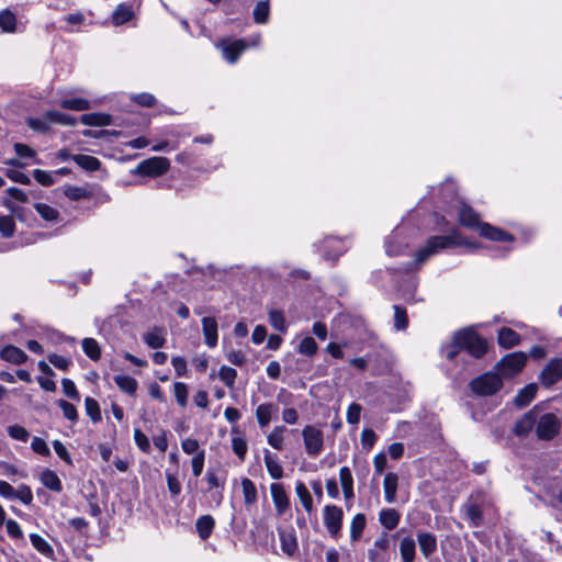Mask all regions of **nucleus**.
<instances>
[{
  "label": "nucleus",
  "instance_id": "1",
  "mask_svg": "<svg viewBox=\"0 0 562 562\" xmlns=\"http://www.w3.org/2000/svg\"><path fill=\"white\" fill-rule=\"evenodd\" d=\"M457 246L474 247V245L468 243L458 231H452L449 235L445 236H431L427 239L426 244L415 252L414 265L420 267L440 250Z\"/></svg>",
  "mask_w": 562,
  "mask_h": 562
},
{
  "label": "nucleus",
  "instance_id": "2",
  "mask_svg": "<svg viewBox=\"0 0 562 562\" xmlns=\"http://www.w3.org/2000/svg\"><path fill=\"white\" fill-rule=\"evenodd\" d=\"M458 218L461 225L472 229H479L483 237H486L491 240L512 241L514 239V237L508 233L487 223H482L480 221L479 214L464 203H460L458 207Z\"/></svg>",
  "mask_w": 562,
  "mask_h": 562
},
{
  "label": "nucleus",
  "instance_id": "3",
  "mask_svg": "<svg viewBox=\"0 0 562 562\" xmlns=\"http://www.w3.org/2000/svg\"><path fill=\"white\" fill-rule=\"evenodd\" d=\"M454 341L475 358L483 357L487 351L486 340L472 330H461L454 335Z\"/></svg>",
  "mask_w": 562,
  "mask_h": 562
},
{
  "label": "nucleus",
  "instance_id": "4",
  "mask_svg": "<svg viewBox=\"0 0 562 562\" xmlns=\"http://www.w3.org/2000/svg\"><path fill=\"white\" fill-rule=\"evenodd\" d=\"M527 363V355L522 351H516L503 357L496 364L499 376L508 379L522 371Z\"/></svg>",
  "mask_w": 562,
  "mask_h": 562
},
{
  "label": "nucleus",
  "instance_id": "5",
  "mask_svg": "<svg viewBox=\"0 0 562 562\" xmlns=\"http://www.w3.org/2000/svg\"><path fill=\"white\" fill-rule=\"evenodd\" d=\"M503 385L498 373L487 372L472 380L470 387L473 393L482 396L495 394Z\"/></svg>",
  "mask_w": 562,
  "mask_h": 562
},
{
  "label": "nucleus",
  "instance_id": "6",
  "mask_svg": "<svg viewBox=\"0 0 562 562\" xmlns=\"http://www.w3.org/2000/svg\"><path fill=\"white\" fill-rule=\"evenodd\" d=\"M344 512L337 505H326L323 509V521L329 536L337 540L341 537Z\"/></svg>",
  "mask_w": 562,
  "mask_h": 562
},
{
  "label": "nucleus",
  "instance_id": "7",
  "mask_svg": "<svg viewBox=\"0 0 562 562\" xmlns=\"http://www.w3.org/2000/svg\"><path fill=\"white\" fill-rule=\"evenodd\" d=\"M305 451L310 457H317L324 449V434L314 425H307L302 430Z\"/></svg>",
  "mask_w": 562,
  "mask_h": 562
},
{
  "label": "nucleus",
  "instance_id": "8",
  "mask_svg": "<svg viewBox=\"0 0 562 562\" xmlns=\"http://www.w3.org/2000/svg\"><path fill=\"white\" fill-rule=\"evenodd\" d=\"M561 428L559 418L552 414L547 413L542 415L536 423V432L539 439L550 440L558 435Z\"/></svg>",
  "mask_w": 562,
  "mask_h": 562
},
{
  "label": "nucleus",
  "instance_id": "9",
  "mask_svg": "<svg viewBox=\"0 0 562 562\" xmlns=\"http://www.w3.org/2000/svg\"><path fill=\"white\" fill-rule=\"evenodd\" d=\"M170 168V161L166 157H151L139 162L136 170L142 176L159 177Z\"/></svg>",
  "mask_w": 562,
  "mask_h": 562
},
{
  "label": "nucleus",
  "instance_id": "10",
  "mask_svg": "<svg viewBox=\"0 0 562 562\" xmlns=\"http://www.w3.org/2000/svg\"><path fill=\"white\" fill-rule=\"evenodd\" d=\"M539 380L544 387H551L562 380V358L551 359L542 369Z\"/></svg>",
  "mask_w": 562,
  "mask_h": 562
},
{
  "label": "nucleus",
  "instance_id": "11",
  "mask_svg": "<svg viewBox=\"0 0 562 562\" xmlns=\"http://www.w3.org/2000/svg\"><path fill=\"white\" fill-rule=\"evenodd\" d=\"M271 497L276 507V512L279 516L284 515V513L290 507V498L283 487L282 484L272 483L270 485Z\"/></svg>",
  "mask_w": 562,
  "mask_h": 562
},
{
  "label": "nucleus",
  "instance_id": "12",
  "mask_svg": "<svg viewBox=\"0 0 562 562\" xmlns=\"http://www.w3.org/2000/svg\"><path fill=\"white\" fill-rule=\"evenodd\" d=\"M390 548V536L387 533H382L375 541L373 542L372 548L368 550V558L371 562H384L385 553Z\"/></svg>",
  "mask_w": 562,
  "mask_h": 562
},
{
  "label": "nucleus",
  "instance_id": "13",
  "mask_svg": "<svg viewBox=\"0 0 562 562\" xmlns=\"http://www.w3.org/2000/svg\"><path fill=\"white\" fill-rule=\"evenodd\" d=\"M202 331L204 336V342L207 347L214 348L217 345V322L214 317L202 318Z\"/></svg>",
  "mask_w": 562,
  "mask_h": 562
},
{
  "label": "nucleus",
  "instance_id": "14",
  "mask_svg": "<svg viewBox=\"0 0 562 562\" xmlns=\"http://www.w3.org/2000/svg\"><path fill=\"white\" fill-rule=\"evenodd\" d=\"M537 423V414L535 411H529L520 419L515 423L514 434L519 437L527 436Z\"/></svg>",
  "mask_w": 562,
  "mask_h": 562
},
{
  "label": "nucleus",
  "instance_id": "15",
  "mask_svg": "<svg viewBox=\"0 0 562 562\" xmlns=\"http://www.w3.org/2000/svg\"><path fill=\"white\" fill-rule=\"evenodd\" d=\"M248 47L246 40H236L232 43L223 44L224 58L234 64L239 58L240 54Z\"/></svg>",
  "mask_w": 562,
  "mask_h": 562
},
{
  "label": "nucleus",
  "instance_id": "16",
  "mask_svg": "<svg viewBox=\"0 0 562 562\" xmlns=\"http://www.w3.org/2000/svg\"><path fill=\"white\" fill-rule=\"evenodd\" d=\"M166 336L167 333L165 328L154 327L153 329L143 335V340L148 347L153 349H158L164 347V345L166 344Z\"/></svg>",
  "mask_w": 562,
  "mask_h": 562
},
{
  "label": "nucleus",
  "instance_id": "17",
  "mask_svg": "<svg viewBox=\"0 0 562 562\" xmlns=\"http://www.w3.org/2000/svg\"><path fill=\"white\" fill-rule=\"evenodd\" d=\"M417 541L420 552L427 559L437 550V538L435 535L426 531L417 533Z\"/></svg>",
  "mask_w": 562,
  "mask_h": 562
},
{
  "label": "nucleus",
  "instance_id": "18",
  "mask_svg": "<svg viewBox=\"0 0 562 562\" xmlns=\"http://www.w3.org/2000/svg\"><path fill=\"white\" fill-rule=\"evenodd\" d=\"M0 357L2 360L13 364H22L27 360V355L22 349L13 345H8L2 348Z\"/></svg>",
  "mask_w": 562,
  "mask_h": 562
},
{
  "label": "nucleus",
  "instance_id": "19",
  "mask_svg": "<svg viewBox=\"0 0 562 562\" xmlns=\"http://www.w3.org/2000/svg\"><path fill=\"white\" fill-rule=\"evenodd\" d=\"M398 486V475L393 472L386 473L383 481L384 497L389 504L396 499V492Z\"/></svg>",
  "mask_w": 562,
  "mask_h": 562
},
{
  "label": "nucleus",
  "instance_id": "20",
  "mask_svg": "<svg viewBox=\"0 0 562 562\" xmlns=\"http://www.w3.org/2000/svg\"><path fill=\"white\" fill-rule=\"evenodd\" d=\"M497 340L501 347L509 349L520 344V336L512 328L503 327L498 330Z\"/></svg>",
  "mask_w": 562,
  "mask_h": 562
},
{
  "label": "nucleus",
  "instance_id": "21",
  "mask_svg": "<svg viewBox=\"0 0 562 562\" xmlns=\"http://www.w3.org/2000/svg\"><path fill=\"white\" fill-rule=\"evenodd\" d=\"M367 526V518L366 515L362 513H359L353 516L350 522V541L352 543L358 542Z\"/></svg>",
  "mask_w": 562,
  "mask_h": 562
},
{
  "label": "nucleus",
  "instance_id": "22",
  "mask_svg": "<svg viewBox=\"0 0 562 562\" xmlns=\"http://www.w3.org/2000/svg\"><path fill=\"white\" fill-rule=\"evenodd\" d=\"M278 411L277 406L272 403L260 404L256 409V418L258 425L263 428L268 426L272 419L273 414Z\"/></svg>",
  "mask_w": 562,
  "mask_h": 562
},
{
  "label": "nucleus",
  "instance_id": "23",
  "mask_svg": "<svg viewBox=\"0 0 562 562\" xmlns=\"http://www.w3.org/2000/svg\"><path fill=\"white\" fill-rule=\"evenodd\" d=\"M40 481L46 488L53 492L59 493L63 490V484L58 475L49 469H44L41 472Z\"/></svg>",
  "mask_w": 562,
  "mask_h": 562
},
{
  "label": "nucleus",
  "instance_id": "24",
  "mask_svg": "<svg viewBox=\"0 0 562 562\" xmlns=\"http://www.w3.org/2000/svg\"><path fill=\"white\" fill-rule=\"evenodd\" d=\"M464 510L472 527H480L483 524V508L479 503L469 502L464 505Z\"/></svg>",
  "mask_w": 562,
  "mask_h": 562
},
{
  "label": "nucleus",
  "instance_id": "25",
  "mask_svg": "<svg viewBox=\"0 0 562 562\" xmlns=\"http://www.w3.org/2000/svg\"><path fill=\"white\" fill-rule=\"evenodd\" d=\"M265 464L272 479L279 480L283 476V468L279 463L278 457L267 449L265 450Z\"/></svg>",
  "mask_w": 562,
  "mask_h": 562
},
{
  "label": "nucleus",
  "instance_id": "26",
  "mask_svg": "<svg viewBox=\"0 0 562 562\" xmlns=\"http://www.w3.org/2000/svg\"><path fill=\"white\" fill-rule=\"evenodd\" d=\"M538 386L536 383H530L522 387L515 396L514 403L517 407L527 406L536 396Z\"/></svg>",
  "mask_w": 562,
  "mask_h": 562
},
{
  "label": "nucleus",
  "instance_id": "27",
  "mask_svg": "<svg viewBox=\"0 0 562 562\" xmlns=\"http://www.w3.org/2000/svg\"><path fill=\"white\" fill-rule=\"evenodd\" d=\"M241 490L244 496V503L247 508H250L257 503L258 494L254 482L250 479L241 480Z\"/></svg>",
  "mask_w": 562,
  "mask_h": 562
},
{
  "label": "nucleus",
  "instance_id": "28",
  "mask_svg": "<svg viewBox=\"0 0 562 562\" xmlns=\"http://www.w3.org/2000/svg\"><path fill=\"white\" fill-rule=\"evenodd\" d=\"M400 513L394 508L382 509L379 514V520L387 530L394 529L400 522Z\"/></svg>",
  "mask_w": 562,
  "mask_h": 562
},
{
  "label": "nucleus",
  "instance_id": "29",
  "mask_svg": "<svg viewBox=\"0 0 562 562\" xmlns=\"http://www.w3.org/2000/svg\"><path fill=\"white\" fill-rule=\"evenodd\" d=\"M215 521L211 515H203L198 518L195 527L202 540H206L214 529Z\"/></svg>",
  "mask_w": 562,
  "mask_h": 562
},
{
  "label": "nucleus",
  "instance_id": "30",
  "mask_svg": "<svg viewBox=\"0 0 562 562\" xmlns=\"http://www.w3.org/2000/svg\"><path fill=\"white\" fill-rule=\"evenodd\" d=\"M400 553L403 562H414L416 557L415 540L411 537H405L400 542Z\"/></svg>",
  "mask_w": 562,
  "mask_h": 562
},
{
  "label": "nucleus",
  "instance_id": "31",
  "mask_svg": "<svg viewBox=\"0 0 562 562\" xmlns=\"http://www.w3.org/2000/svg\"><path fill=\"white\" fill-rule=\"evenodd\" d=\"M81 122L88 126H108L112 123V119L105 113H87L81 116Z\"/></svg>",
  "mask_w": 562,
  "mask_h": 562
},
{
  "label": "nucleus",
  "instance_id": "32",
  "mask_svg": "<svg viewBox=\"0 0 562 562\" xmlns=\"http://www.w3.org/2000/svg\"><path fill=\"white\" fill-rule=\"evenodd\" d=\"M113 380L122 392L128 395H134L136 393L138 383L134 378L130 375L120 374L115 375Z\"/></svg>",
  "mask_w": 562,
  "mask_h": 562
},
{
  "label": "nucleus",
  "instance_id": "33",
  "mask_svg": "<svg viewBox=\"0 0 562 562\" xmlns=\"http://www.w3.org/2000/svg\"><path fill=\"white\" fill-rule=\"evenodd\" d=\"M295 493H296L302 506L304 507V509L308 514H311L314 509L313 498H312L310 491L307 490V487L305 486V484L303 482H301V481L296 482Z\"/></svg>",
  "mask_w": 562,
  "mask_h": 562
},
{
  "label": "nucleus",
  "instance_id": "34",
  "mask_svg": "<svg viewBox=\"0 0 562 562\" xmlns=\"http://www.w3.org/2000/svg\"><path fill=\"white\" fill-rule=\"evenodd\" d=\"M72 160L82 169L87 171H95L100 168L101 162L98 158L90 155H74Z\"/></svg>",
  "mask_w": 562,
  "mask_h": 562
},
{
  "label": "nucleus",
  "instance_id": "35",
  "mask_svg": "<svg viewBox=\"0 0 562 562\" xmlns=\"http://www.w3.org/2000/svg\"><path fill=\"white\" fill-rule=\"evenodd\" d=\"M285 431L286 428L284 426H276L267 437L268 443L276 450H282L284 448Z\"/></svg>",
  "mask_w": 562,
  "mask_h": 562
},
{
  "label": "nucleus",
  "instance_id": "36",
  "mask_svg": "<svg viewBox=\"0 0 562 562\" xmlns=\"http://www.w3.org/2000/svg\"><path fill=\"white\" fill-rule=\"evenodd\" d=\"M133 18V10L131 5L120 4L113 12L112 20L114 25H122Z\"/></svg>",
  "mask_w": 562,
  "mask_h": 562
},
{
  "label": "nucleus",
  "instance_id": "37",
  "mask_svg": "<svg viewBox=\"0 0 562 562\" xmlns=\"http://www.w3.org/2000/svg\"><path fill=\"white\" fill-rule=\"evenodd\" d=\"M30 540L32 546L43 555L47 558H52L54 555V550L52 546L40 535L31 533Z\"/></svg>",
  "mask_w": 562,
  "mask_h": 562
},
{
  "label": "nucleus",
  "instance_id": "38",
  "mask_svg": "<svg viewBox=\"0 0 562 562\" xmlns=\"http://www.w3.org/2000/svg\"><path fill=\"white\" fill-rule=\"evenodd\" d=\"M254 20L258 24H266L269 20L270 15V4L269 0H261L257 2L254 9Z\"/></svg>",
  "mask_w": 562,
  "mask_h": 562
},
{
  "label": "nucleus",
  "instance_id": "39",
  "mask_svg": "<svg viewBox=\"0 0 562 562\" xmlns=\"http://www.w3.org/2000/svg\"><path fill=\"white\" fill-rule=\"evenodd\" d=\"M281 549L288 555H293L297 550V541L292 532H280Z\"/></svg>",
  "mask_w": 562,
  "mask_h": 562
},
{
  "label": "nucleus",
  "instance_id": "40",
  "mask_svg": "<svg viewBox=\"0 0 562 562\" xmlns=\"http://www.w3.org/2000/svg\"><path fill=\"white\" fill-rule=\"evenodd\" d=\"M47 119L52 124H59L65 126H74L76 124V119L71 115L58 112V111H47Z\"/></svg>",
  "mask_w": 562,
  "mask_h": 562
},
{
  "label": "nucleus",
  "instance_id": "41",
  "mask_svg": "<svg viewBox=\"0 0 562 562\" xmlns=\"http://www.w3.org/2000/svg\"><path fill=\"white\" fill-rule=\"evenodd\" d=\"M396 237H397V235L393 234L390 237H387V239L385 241L386 254L391 257L402 255L407 247L406 244H404L402 241H396L395 240Z\"/></svg>",
  "mask_w": 562,
  "mask_h": 562
},
{
  "label": "nucleus",
  "instance_id": "42",
  "mask_svg": "<svg viewBox=\"0 0 562 562\" xmlns=\"http://www.w3.org/2000/svg\"><path fill=\"white\" fill-rule=\"evenodd\" d=\"M82 350L91 360H99L101 357V350L99 344L93 338H85L82 340Z\"/></svg>",
  "mask_w": 562,
  "mask_h": 562
},
{
  "label": "nucleus",
  "instance_id": "43",
  "mask_svg": "<svg viewBox=\"0 0 562 562\" xmlns=\"http://www.w3.org/2000/svg\"><path fill=\"white\" fill-rule=\"evenodd\" d=\"M85 408L87 415L91 418L93 423H99L102 419L99 403L94 398L86 397Z\"/></svg>",
  "mask_w": 562,
  "mask_h": 562
},
{
  "label": "nucleus",
  "instance_id": "44",
  "mask_svg": "<svg viewBox=\"0 0 562 562\" xmlns=\"http://www.w3.org/2000/svg\"><path fill=\"white\" fill-rule=\"evenodd\" d=\"M60 106L72 111H85L90 109V103L86 99L75 98L63 100Z\"/></svg>",
  "mask_w": 562,
  "mask_h": 562
},
{
  "label": "nucleus",
  "instance_id": "45",
  "mask_svg": "<svg viewBox=\"0 0 562 562\" xmlns=\"http://www.w3.org/2000/svg\"><path fill=\"white\" fill-rule=\"evenodd\" d=\"M269 322L276 330L281 331V333L286 331V328H288L286 322H285V318L281 311L271 310L269 312Z\"/></svg>",
  "mask_w": 562,
  "mask_h": 562
},
{
  "label": "nucleus",
  "instance_id": "46",
  "mask_svg": "<svg viewBox=\"0 0 562 562\" xmlns=\"http://www.w3.org/2000/svg\"><path fill=\"white\" fill-rule=\"evenodd\" d=\"M27 125L33 131L46 133L50 127V122L47 119V113L45 112V114L42 117H29Z\"/></svg>",
  "mask_w": 562,
  "mask_h": 562
},
{
  "label": "nucleus",
  "instance_id": "47",
  "mask_svg": "<svg viewBox=\"0 0 562 562\" xmlns=\"http://www.w3.org/2000/svg\"><path fill=\"white\" fill-rule=\"evenodd\" d=\"M16 18L11 11L3 10L0 12V27L3 32H14Z\"/></svg>",
  "mask_w": 562,
  "mask_h": 562
},
{
  "label": "nucleus",
  "instance_id": "48",
  "mask_svg": "<svg viewBox=\"0 0 562 562\" xmlns=\"http://www.w3.org/2000/svg\"><path fill=\"white\" fill-rule=\"evenodd\" d=\"M237 376V371L234 368L223 366L218 371L220 380L229 389H233L235 385V380Z\"/></svg>",
  "mask_w": 562,
  "mask_h": 562
},
{
  "label": "nucleus",
  "instance_id": "49",
  "mask_svg": "<svg viewBox=\"0 0 562 562\" xmlns=\"http://www.w3.org/2000/svg\"><path fill=\"white\" fill-rule=\"evenodd\" d=\"M34 209L45 221L53 222L58 217V211L48 204L36 203Z\"/></svg>",
  "mask_w": 562,
  "mask_h": 562
},
{
  "label": "nucleus",
  "instance_id": "50",
  "mask_svg": "<svg viewBox=\"0 0 562 562\" xmlns=\"http://www.w3.org/2000/svg\"><path fill=\"white\" fill-rule=\"evenodd\" d=\"M394 327L397 330H404L408 326V319L405 308L394 305Z\"/></svg>",
  "mask_w": 562,
  "mask_h": 562
},
{
  "label": "nucleus",
  "instance_id": "51",
  "mask_svg": "<svg viewBox=\"0 0 562 562\" xmlns=\"http://www.w3.org/2000/svg\"><path fill=\"white\" fill-rule=\"evenodd\" d=\"M15 223L12 216L2 215L0 216V232L3 237L9 238L14 234Z\"/></svg>",
  "mask_w": 562,
  "mask_h": 562
},
{
  "label": "nucleus",
  "instance_id": "52",
  "mask_svg": "<svg viewBox=\"0 0 562 562\" xmlns=\"http://www.w3.org/2000/svg\"><path fill=\"white\" fill-rule=\"evenodd\" d=\"M8 435L14 439L22 442H26L30 438V432L20 425H10L7 428Z\"/></svg>",
  "mask_w": 562,
  "mask_h": 562
},
{
  "label": "nucleus",
  "instance_id": "53",
  "mask_svg": "<svg viewBox=\"0 0 562 562\" xmlns=\"http://www.w3.org/2000/svg\"><path fill=\"white\" fill-rule=\"evenodd\" d=\"M297 351L301 355L313 356L317 351V344L312 337H305L301 340Z\"/></svg>",
  "mask_w": 562,
  "mask_h": 562
},
{
  "label": "nucleus",
  "instance_id": "54",
  "mask_svg": "<svg viewBox=\"0 0 562 562\" xmlns=\"http://www.w3.org/2000/svg\"><path fill=\"white\" fill-rule=\"evenodd\" d=\"M173 392H175V396H176L177 403L181 407L187 406V403H188V387H187V385L184 383H182V382H176L173 384Z\"/></svg>",
  "mask_w": 562,
  "mask_h": 562
},
{
  "label": "nucleus",
  "instance_id": "55",
  "mask_svg": "<svg viewBox=\"0 0 562 562\" xmlns=\"http://www.w3.org/2000/svg\"><path fill=\"white\" fill-rule=\"evenodd\" d=\"M167 486L172 497L178 496L181 493V484L177 477V473L166 472Z\"/></svg>",
  "mask_w": 562,
  "mask_h": 562
},
{
  "label": "nucleus",
  "instance_id": "56",
  "mask_svg": "<svg viewBox=\"0 0 562 562\" xmlns=\"http://www.w3.org/2000/svg\"><path fill=\"white\" fill-rule=\"evenodd\" d=\"M232 448H233V451L235 452V454L241 460L244 461L245 457H246V453H247V449H248V446H247V442L245 440V438L243 437H234L232 439Z\"/></svg>",
  "mask_w": 562,
  "mask_h": 562
},
{
  "label": "nucleus",
  "instance_id": "57",
  "mask_svg": "<svg viewBox=\"0 0 562 562\" xmlns=\"http://www.w3.org/2000/svg\"><path fill=\"white\" fill-rule=\"evenodd\" d=\"M58 406L63 411L65 418H67L70 422H77L78 413H77V408L75 407V405H72L71 403H69L65 400H59Z\"/></svg>",
  "mask_w": 562,
  "mask_h": 562
},
{
  "label": "nucleus",
  "instance_id": "58",
  "mask_svg": "<svg viewBox=\"0 0 562 562\" xmlns=\"http://www.w3.org/2000/svg\"><path fill=\"white\" fill-rule=\"evenodd\" d=\"M13 498H18L23 504L29 505L33 501V494L27 485L22 484L16 490H14Z\"/></svg>",
  "mask_w": 562,
  "mask_h": 562
},
{
  "label": "nucleus",
  "instance_id": "59",
  "mask_svg": "<svg viewBox=\"0 0 562 562\" xmlns=\"http://www.w3.org/2000/svg\"><path fill=\"white\" fill-rule=\"evenodd\" d=\"M61 387H63V392L66 396H68L69 398H72V400H76V401H79L80 400V395H79V392L75 385V383L70 380V379H63L61 380Z\"/></svg>",
  "mask_w": 562,
  "mask_h": 562
},
{
  "label": "nucleus",
  "instance_id": "60",
  "mask_svg": "<svg viewBox=\"0 0 562 562\" xmlns=\"http://www.w3.org/2000/svg\"><path fill=\"white\" fill-rule=\"evenodd\" d=\"M48 361L57 369L59 370H63V371H67L68 368L71 366V360L66 358V357H63V356H59V355H56V353H53V355H49L48 356Z\"/></svg>",
  "mask_w": 562,
  "mask_h": 562
},
{
  "label": "nucleus",
  "instance_id": "61",
  "mask_svg": "<svg viewBox=\"0 0 562 562\" xmlns=\"http://www.w3.org/2000/svg\"><path fill=\"white\" fill-rule=\"evenodd\" d=\"M31 448L34 452H36L43 457H48L50 454V450H49L47 443L45 442L44 439H42L40 437H34L32 439Z\"/></svg>",
  "mask_w": 562,
  "mask_h": 562
},
{
  "label": "nucleus",
  "instance_id": "62",
  "mask_svg": "<svg viewBox=\"0 0 562 562\" xmlns=\"http://www.w3.org/2000/svg\"><path fill=\"white\" fill-rule=\"evenodd\" d=\"M134 440L136 446L143 451V452H149L150 450V443L147 436L138 428L134 430Z\"/></svg>",
  "mask_w": 562,
  "mask_h": 562
},
{
  "label": "nucleus",
  "instance_id": "63",
  "mask_svg": "<svg viewBox=\"0 0 562 562\" xmlns=\"http://www.w3.org/2000/svg\"><path fill=\"white\" fill-rule=\"evenodd\" d=\"M64 193L70 200H80L87 196V190L80 187L75 186H66L64 189Z\"/></svg>",
  "mask_w": 562,
  "mask_h": 562
},
{
  "label": "nucleus",
  "instance_id": "64",
  "mask_svg": "<svg viewBox=\"0 0 562 562\" xmlns=\"http://www.w3.org/2000/svg\"><path fill=\"white\" fill-rule=\"evenodd\" d=\"M33 176L40 184L45 187H49L55 182L52 173L42 169H35Z\"/></svg>",
  "mask_w": 562,
  "mask_h": 562
}]
</instances>
